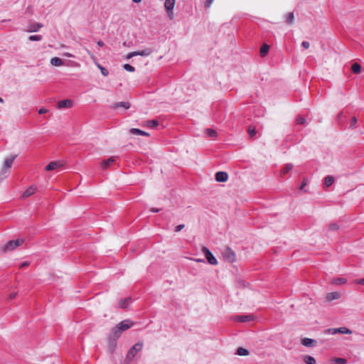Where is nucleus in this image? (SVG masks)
Here are the masks:
<instances>
[{
	"mask_svg": "<svg viewBox=\"0 0 364 364\" xmlns=\"http://www.w3.org/2000/svg\"><path fill=\"white\" fill-rule=\"evenodd\" d=\"M17 157V155L12 156L9 158L4 159V164L2 166L1 173H7L9 168L11 167L14 159Z\"/></svg>",
	"mask_w": 364,
	"mask_h": 364,
	"instance_id": "4",
	"label": "nucleus"
},
{
	"mask_svg": "<svg viewBox=\"0 0 364 364\" xmlns=\"http://www.w3.org/2000/svg\"><path fill=\"white\" fill-rule=\"evenodd\" d=\"M355 283L358 284L364 285V278L355 280Z\"/></svg>",
	"mask_w": 364,
	"mask_h": 364,
	"instance_id": "43",
	"label": "nucleus"
},
{
	"mask_svg": "<svg viewBox=\"0 0 364 364\" xmlns=\"http://www.w3.org/2000/svg\"><path fill=\"white\" fill-rule=\"evenodd\" d=\"M294 14L293 13H289L286 16V21L289 24H291L294 23Z\"/></svg>",
	"mask_w": 364,
	"mask_h": 364,
	"instance_id": "31",
	"label": "nucleus"
},
{
	"mask_svg": "<svg viewBox=\"0 0 364 364\" xmlns=\"http://www.w3.org/2000/svg\"><path fill=\"white\" fill-rule=\"evenodd\" d=\"M16 296H17V292H12L9 294V298L10 299H13L16 298Z\"/></svg>",
	"mask_w": 364,
	"mask_h": 364,
	"instance_id": "46",
	"label": "nucleus"
},
{
	"mask_svg": "<svg viewBox=\"0 0 364 364\" xmlns=\"http://www.w3.org/2000/svg\"><path fill=\"white\" fill-rule=\"evenodd\" d=\"M351 69L353 73L358 74L361 70V66L358 63H355L352 65Z\"/></svg>",
	"mask_w": 364,
	"mask_h": 364,
	"instance_id": "27",
	"label": "nucleus"
},
{
	"mask_svg": "<svg viewBox=\"0 0 364 364\" xmlns=\"http://www.w3.org/2000/svg\"><path fill=\"white\" fill-rule=\"evenodd\" d=\"M269 47L267 44H264L260 48V54L262 56H264L269 51Z\"/></svg>",
	"mask_w": 364,
	"mask_h": 364,
	"instance_id": "28",
	"label": "nucleus"
},
{
	"mask_svg": "<svg viewBox=\"0 0 364 364\" xmlns=\"http://www.w3.org/2000/svg\"><path fill=\"white\" fill-rule=\"evenodd\" d=\"M346 282H347V279L346 278H336V279H333L331 282V283L333 284H336V285L344 284Z\"/></svg>",
	"mask_w": 364,
	"mask_h": 364,
	"instance_id": "23",
	"label": "nucleus"
},
{
	"mask_svg": "<svg viewBox=\"0 0 364 364\" xmlns=\"http://www.w3.org/2000/svg\"><path fill=\"white\" fill-rule=\"evenodd\" d=\"M341 297V294L338 291L331 292L327 294L326 299L328 301H332L338 299Z\"/></svg>",
	"mask_w": 364,
	"mask_h": 364,
	"instance_id": "17",
	"label": "nucleus"
},
{
	"mask_svg": "<svg viewBox=\"0 0 364 364\" xmlns=\"http://www.w3.org/2000/svg\"><path fill=\"white\" fill-rule=\"evenodd\" d=\"M304 361L306 364H316V360L314 357L311 355H305L304 357Z\"/></svg>",
	"mask_w": 364,
	"mask_h": 364,
	"instance_id": "25",
	"label": "nucleus"
},
{
	"mask_svg": "<svg viewBox=\"0 0 364 364\" xmlns=\"http://www.w3.org/2000/svg\"><path fill=\"white\" fill-rule=\"evenodd\" d=\"M301 343L304 346L311 347L316 344V341L314 339L306 338L301 341Z\"/></svg>",
	"mask_w": 364,
	"mask_h": 364,
	"instance_id": "16",
	"label": "nucleus"
},
{
	"mask_svg": "<svg viewBox=\"0 0 364 364\" xmlns=\"http://www.w3.org/2000/svg\"><path fill=\"white\" fill-rule=\"evenodd\" d=\"M254 319V316L252 314L248 315H241V316H235L234 317V320L238 322H247L252 321Z\"/></svg>",
	"mask_w": 364,
	"mask_h": 364,
	"instance_id": "10",
	"label": "nucleus"
},
{
	"mask_svg": "<svg viewBox=\"0 0 364 364\" xmlns=\"http://www.w3.org/2000/svg\"><path fill=\"white\" fill-rule=\"evenodd\" d=\"M237 354L239 355H247L249 352L247 349L240 347L237 348Z\"/></svg>",
	"mask_w": 364,
	"mask_h": 364,
	"instance_id": "30",
	"label": "nucleus"
},
{
	"mask_svg": "<svg viewBox=\"0 0 364 364\" xmlns=\"http://www.w3.org/2000/svg\"><path fill=\"white\" fill-rule=\"evenodd\" d=\"M151 211L153 212V213H157V212L159 211V210L157 209V208H153L151 209Z\"/></svg>",
	"mask_w": 364,
	"mask_h": 364,
	"instance_id": "53",
	"label": "nucleus"
},
{
	"mask_svg": "<svg viewBox=\"0 0 364 364\" xmlns=\"http://www.w3.org/2000/svg\"><path fill=\"white\" fill-rule=\"evenodd\" d=\"M50 64L53 66H61V65H63V60L60 58L54 57V58H51Z\"/></svg>",
	"mask_w": 364,
	"mask_h": 364,
	"instance_id": "21",
	"label": "nucleus"
},
{
	"mask_svg": "<svg viewBox=\"0 0 364 364\" xmlns=\"http://www.w3.org/2000/svg\"><path fill=\"white\" fill-rule=\"evenodd\" d=\"M114 161V159L113 157H110L107 160L102 161L101 163V166L103 169L107 168Z\"/></svg>",
	"mask_w": 364,
	"mask_h": 364,
	"instance_id": "19",
	"label": "nucleus"
},
{
	"mask_svg": "<svg viewBox=\"0 0 364 364\" xmlns=\"http://www.w3.org/2000/svg\"><path fill=\"white\" fill-rule=\"evenodd\" d=\"M215 178L218 182H225L228 179V174L225 171H218L215 173Z\"/></svg>",
	"mask_w": 364,
	"mask_h": 364,
	"instance_id": "11",
	"label": "nucleus"
},
{
	"mask_svg": "<svg viewBox=\"0 0 364 364\" xmlns=\"http://www.w3.org/2000/svg\"><path fill=\"white\" fill-rule=\"evenodd\" d=\"M123 68L124 70H126L128 72H134L135 71L134 67H133L132 65H131L129 64H124L123 65Z\"/></svg>",
	"mask_w": 364,
	"mask_h": 364,
	"instance_id": "34",
	"label": "nucleus"
},
{
	"mask_svg": "<svg viewBox=\"0 0 364 364\" xmlns=\"http://www.w3.org/2000/svg\"><path fill=\"white\" fill-rule=\"evenodd\" d=\"M133 326V322L130 320H124L121 321L113 330L114 336L117 338L119 337L120 334L131 328Z\"/></svg>",
	"mask_w": 364,
	"mask_h": 364,
	"instance_id": "1",
	"label": "nucleus"
},
{
	"mask_svg": "<svg viewBox=\"0 0 364 364\" xmlns=\"http://www.w3.org/2000/svg\"><path fill=\"white\" fill-rule=\"evenodd\" d=\"M43 25L42 23H36V22L32 23L28 25L27 31L30 32V33L36 32L40 28H43Z\"/></svg>",
	"mask_w": 364,
	"mask_h": 364,
	"instance_id": "12",
	"label": "nucleus"
},
{
	"mask_svg": "<svg viewBox=\"0 0 364 364\" xmlns=\"http://www.w3.org/2000/svg\"><path fill=\"white\" fill-rule=\"evenodd\" d=\"M214 0H206L205 1V7H210L211 6V4H213Z\"/></svg>",
	"mask_w": 364,
	"mask_h": 364,
	"instance_id": "45",
	"label": "nucleus"
},
{
	"mask_svg": "<svg viewBox=\"0 0 364 364\" xmlns=\"http://www.w3.org/2000/svg\"><path fill=\"white\" fill-rule=\"evenodd\" d=\"M145 125H146L149 127L154 128L159 125V122L157 120L155 119L149 120L145 122Z\"/></svg>",
	"mask_w": 364,
	"mask_h": 364,
	"instance_id": "26",
	"label": "nucleus"
},
{
	"mask_svg": "<svg viewBox=\"0 0 364 364\" xmlns=\"http://www.w3.org/2000/svg\"><path fill=\"white\" fill-rule=\"evenodd\" d=\"M306 122V119L301 117H299L297 119H296V122L299 124H304Z\"/></svg>",
	"mask_w": 364,
	"mask_h": 364,
	"instance_id": "37",
	"label": "nucleus"
},
{
	"mask_svg": "<svg viewBox=\"0 0 364 364\" xmlns=\"http://www.w3.org/2000/svg\"><path fill=\"white\" fill-rule=\"evenodd\" d=\"M38 112L40 114H46L48 112V109L46 108H41L38 109Z\"/></svg>",
	"mask_w": 364,
	"mask_h": 364,
	"instance_id": "42",
	"label": "nucleus"
},
{
	"mask_svg": "<svg viewBox=\"0 0 364 364\" xmlns=\"http://www.w3.org/2000/svg\"><path fill=\"white\" fill-rule=\"evenodd\" d=\"M293 164H287L284 166V167L281 171V175H284L289 172L293 168Z\"/></svg>",
	"mask_w": 364,
	"mask_h": 364,
	"instance_id": "24",
	"label": "nucleus"
},
{
	"mask_svg": "<svg viewBox=\"0 0 364 364\" xmlns=\"http://www.w3.org/2000/svg\"><path fill=\"white\" fill-rule=\"evenodd\" d=\"M97 43V45H98L99 46H100V47H102V46H105V43H103V41H98Z\"/></svg>",
	"mask_w": 364,
	"mask_h": 364,
	"instance_id": "50",
	"label": "nucleus"
},
{
	"mask_svg": "<svg viewBox=\"0 0 364 364\" xmlns=\"http://www.w3.org/2000/svg\"><path fill=\"white\" fill-rule=\"evenodd\" d=\"M223 257L224 260L228 262H233L235 260L236 256L235 252L230 248H225L223 252Z\"/></svg>",
	"mask_w": 364,
	"mask_h": 364,
	"instance_id": "6",
	"label": "nucleus"
},
{
	"mask_svg": "<svg viewBox=\"0 0 364 364\" xmlns=\"http://www.w3.org/2000/svg\"><path fill=\"white\" fill-rule=\"evenodd\" d=\"M202 252L205 255L209 264L212 265H216L218 264L216 258L206 247H202Z\"/></svg>",
	"mask_w": 364,
	"mask_h": 364,
	"instance_id": "5",
	"label": "nucleus"
},
{
	"mask_svg": "<svg viewBox=\"0 0 364 364\" xmlns=\"http://www.w3.org/2000/svg\"><path fill=\"white\" fill-rule=\"evenodd\" d=\"M43 38L41 35H33L29 36V40L31 41H40Z\"/></svg>",
	"mask_w": 364,
	"mask_h": 364,
	"instance_id": "33",
	"label": "nucleus"
},
{
	"mask_svg": "<svg viewBox=\"0 0 364 364\" xmlns=\"http://www.w3.org/2000/svg\"><path fill=\"white\" fill-rule=\"evenodd\" d=\"M73 102L71 100H63L59 101L57 105L58 109L70 108L73 107Z\"/></svg>",
	"mask_w": 364,
	"mask_h": 364,
	"instance_id": "9",
	"label": "nucleus"
},
{
	"mask_svg": "<svg viewBox=\"0 0 364 364\" xmlns=\"http://www.w3.org/2000/svg\"><path fill=\"white\" fill-rule=\"evenodd\" d=\"M301 46L304 48L307 49L309 48V43L307 41H303Z\"/></svg>",
	"mask_w": 364,
	"mask_h": 364,
	"instance_id": "41",
	"label": "nucleus"
},
{
	"mask_svg": "<svg viewBox=\"0 0 364 364\" xmlns=\"http://www.w3.org/2000/svg\"><path fill=\"white\" fill-rule=\"evenodd\" d=\"M97 68L101 70V68H103L102 65H100V64H97Z\"/></svg>",
	"mask_w": 364,
	"mask_h": 364,
	"instance_id": "55",
	"label": "nucleus"
},
{
	"mask_svg": "<svg viewBox=\"0 0 364 364\" xmlns=\"http://www.w3.org/2000/svg\"><path fill=\"white\" fill-rule=\"evenodd\" d=\"M143 346L144 344L142 342H138L135 343L128 351L127 355V360L129 361L132 360L136 354L142 350Z\"/></svg>",
	"mask_w": 364,
	"mask_h": 364,
	"instance_id": "3",
	"label": "nucleus"
},
{
	"mask_svg": "<svg viewBox=\"0 0 364 364\" xmlns=\"http://www.w3.org/2000/svg\"><path fill=\"white\" fill-rule=\"evenodd\" d=\"M357 122V119L356 117H353L352 119H351V127H354V125L356 124Z\"/></svg>",
	"mask_w": 364,
	"mask_h": 364,
	"instance_id": "47",
	"label": "nucleus"
},
{
	"mask_svg": "<svg viewBox=\"0 0 364 364\" xmlns=\"http://www.w3.org/2000/svg\"><path fill=\"white\" fill-rule=\"evenodd\" d=\"M194 260L197 262H204V260L202 259H195Z\"/></svg>",
	"mask_w": 364,
	"mask_h": 364,
	"instance_id": "54",
	"label": "nucleus"
},
{
	"mask_svg": "<svg viewBox=\"0 0 364 364\" xmlns=\"http://www.w3.org/2000/svg\"><path fill=\"white\" fill-rule=\"evenodd\" d=\"M134 3H139L141 0H132Z\"/></svg>",
	"mask_w": 364,
	"mask_h": 364,
	"instance_id": "56",
	"label": "nucleus"
},
{
	"mask_svg": "<svg viewBox=\"0 0 364 364\" xmlns=\"http://www.w3.org/2000/svg\"><path fill=\"white\" fill-rule=\"evenodd\" d=\"M306 182L304 181L302 182V184H301V187H300V189H301V190H302V189L305 187V186H306Z\"/></svg>",
	"mask_w": 364,
	"mask_h": 364,
	"instance_id": "52",
	"label": "nucleus"
},
{
	"mask_svg": "<svg viewBox=\"0 0 364 364\" xmlns=\"http://www.w3.org/2000/svg\"><path fill=\"white\" fill-rule=\"evenodd\" d=\"M129 133L134 135H142L149 136V134L148 132H144L139 129L132 128L129 129Z\"/></svg>",
	"mask_w": 364,
	"mask_h": 364,
	"instance_id": "15",
	"label": "nucleus"
},
{
	"mask_svg": "<svg viewBox=\"0 0 364 364\" xmlns=\"http://www.w3.org/2000/svg\"><path fill=\"white\" fill-rule=\"evenodd\" d=\"M64 55L66 57H68V58H74L75 57L73 54H71L70 53H64Z\"/></svg>",
	"mask_w": 364,
	"mask_h": 364,
	"instance_id": "49",
	"label": "nucleus"
},
{
	"mask_svg": "<svg viewBox=\"0 0 364 364\" xmlns=\"http://www.w3.org/2000/svg\"><path fill=\"white\" fill-rule=\"evenodd\" d=\"M184 225L182 224V225H177L176 228H175V231L176 232H179L181 231L183 228H184Z\"/></svg>",
	"mask_w": 364,
	"mask_h": 364,
	"instance_id": "40",
	"label": "nucleus"
},
{
	"mask_svg": "<svg viewBox=\"0 0 364 364\" xmlns=\"http://www.w3.org/2000/svg\"><path fill=\"white\" fill-rule=\"evenodd\" d=\"M329 229L331 230H337L338 229V226L336 223H332L329 225Z\"/></svg>",
	"mask_w": 364,
	"mask_h": 364,
	"instance_id": "38",
	"label": "nucleus"
},
{
	"mask_svg": "<svg viewBox=\"0 0 364 364\" xmlns=\"http://www.w3.org/2000/svg\"><path fill=\"white\" fill-rule=\"evenodd\" d=\"M0 102H1V103L4 102V100L1 97H0Z\"/></svg>",
	"mask_w": 364,
	"mask_h": 364,
	"instance_id": "57",
	"label": "nucleus"
},
{
	"mask_svg": "<svg viewBox=\"0 0 364 364\" xmlns=\"http://www.w3.org/2000/svg\"><path fill=\"white\" fill-rule=\"evenodd\" d=\"M86 50H87V53L90 55V57L92 58H95L94 55L90 50H88L87 49Z\"/></svg>",
	"mask_w": 364,
	"mask_h": 364,
	"instance_id": "51",
	"label": "nucleus"
},
{
	"mask_svg": "<svg viewBox=\"0 0 364 364\" xmlns=\"http://www.w3.org/2000/svg\"><path fill=\"white\" fill-rule=\"evenodd\" d=\"M335 363L337 364H346V360L344 358H338L335 359Z\"/></svg>",
	"mask_w": 364,
	"mask_h": 364,
	"instance_id": "36",
	"label": "nucleus"
},
{
	"mask_svg": "<svg viewBox=\"0 0 364 364\" xmlns=\"http://www.w3.org/2000/svg\"><path fill=\"white\" fill-rule=\"evenodd\" d=\"M333 182H334V178L333 176H328L327 177H326V178H325V186H326L328 187V186H331Z\"/></svg>",
	"mask_w": 364,
	"mask_h": 364,
	"instance_id": "29",
	"label": "nucleus"
},
{
	"mask_svg": "<svg viewBox=\"0 0 364 364\" xmlns=\"http://www.w3.org/2000/svg\"><path fill=\"white\" fill-rule=\"evenodd\" d=\"M176 4V0H166L164 7L170 18H173V9Z\"/></svg>",
	"mask_w": 364,
	"mask_h": 364,
	"instance_id": "8",
	"label": "nucleus"
},
{
	"mask_svg": "<svg viewBox=\"0 0 364 364\" xmlns=\"http://www.w3.org/2000/svg\"><path fill=\"white\" fill-rule=\"evenodd\" d=\"M119 107H123L125 109H127L130 107V104L127 102H117L113 105L112 108L117 109Z\"/></svg>",
	"mask_w": 364,
	"mask_h": 364,
	"instance_id": "18",
	"label": "nucleus"
},
{
	"mask_svg": "<svg viewBox=\"0 0 364 364\" xmlns=\"http://www.w3.org/2000/svg\"><path fill=\"white\" fill-rule=\"evenodd\" d=\"M100 71L102 75L104 76H107L109 75V71L105 68H102Z\"/></svg>",
	"mask_w": 364,
	"mask_h": 364,
	"instance_id": "39",
	"label": "nucleus"
},
{
	"mask_svg": "<svg viewBox=\"0 0 364 364\" xmlns=\"http://www.w3.org/2000/svg\"><path fill=\"white\" fill-rule=\"evenodd\" d=\"M36 190L37 188L35 186H31L23 192L22 197L27 198L28 196H31L36 193Z\"/></svg>",
	"mask_w": 364,
	"mask_h": 364,
	"instance_id": "14",
	"label": "nucleus"
},
{
	"mask_svg": "<svg viewBox=\"0 0 364 364\" xmlns=\"http://www.w3.org/2000/svg\"><path fill=\"white\" fill-rule=\"evenodd\" d=\"M28 264H29L28 262H23V263L21 264L20 268L26 267L28 266Z\"/></svg>",
	"mask_w": 364,
	"mask_h": 364,
	"instance_id": "48",
	"label": "nucleus"
},
{
	"mask_svg": "<svg viewBox=\"0 0 364 364\" xmlns=\"http://www.w3.org/2000/svg\"><path fill=\"white\" fill-rule=\"evenodd\" d=\"M134 56H136V53H135V51L134 52H132V53H129L126 56V58L127 59H130L131 58L134 57Z\"/></svg>",
	"mask_w": 364,
	"mask_h": 364,
	"instance_id": "44",
	"label": "nucleus"
},
{
	"mask_svg": "<svg viewBox=\"0 0 364 364\" xmlns=\"http://www.w3.org/2000/svg\"><path fill=\"white\" fill-rule=\"evenodd\" d=\"M151 53H152V50L151 48H146V49L141 50V51H135L136 56V55L148 56V55H151Z\"/></svg>",
	"mask_w": 364,
	"mask_h": 364,
	"instance_id": "20",
	"label": "nucleus"
},
{
	"mask_svg": "<svg viewBox=\"0 0 364 364\" xmlns=\"http://www.w3.org/2000/svg\"><path fill=\"white\" fill-rule=\"evenodd\" d=\"M24 240L21 238L16 240H10L1 247V250L4 252H11L14 250L17 247L21 246Z\"/></svg>",
	"mask_w": 364,
	"mask_h": 364,
	"instance_id": "2",
	"label": "nucleus"
},
{
	"mask_svg": "<svg viewBox=\"0 0 364 364\" xmlns=\"http://www.w3.org/2000/svg\"><path fill=\"white\" fill-rule=\"evenodd\" d=\"M63 166V164L59 161H51L49 163L45 168V169L48 171H53L60 168Z\"/></svg>",
	"mask_w": 364,
	"mask_h": 364,
	"instance_id": "13",
	"label": "nucleus"
},
{
	"mask_svg": "<svg viewBox=\"0 0 364 364\" xmlns=\"http://www.w3.org/2000/svg\"><path fill=\"white\" fill-rule=\"evenodd\" d=\"M205 133L210 137H215L217 135V132L214 129H206Z\"/></svg>",
	"mask_w": 364,
	"mask_h": 364,
	"instance_id": "32",
	"label": "nucleus"
},
{
	"mask_svg": "<svg viewBox=\"0 0 364 364\" xmlns=\"http://www.w3.org/2000/svg\"><path fill=\"white\" fill-rule=\"evenodd\" d=\"M325 333L332 334V335H334L337 333H343V334H350L352 333V331L346 327H340V328H328L325 331Z\"/></svg>",
	"mask_w": 364,
	"mask_h": 364,
	"instance_id": "7",
	"label": "nucleus"
},
{
	"mask_svg": "<svg viewBox=\"0 0 364 364\" xmlns=\"http://www.w3.org/2000/svg\"><path fill=\"white\" fill-rule=\"evenodd\" d=\"M130 302H131L130 298L122 299L119 301V306L122 309H125L128 306V305L129 304Z\"/></svg>",
	"mask_w": 364,
	"mask_h": 364,
	"instance_id": "22",
	"label": "nucleus"
},
{
	"mask_svg": "<svg viewBox=\"0 0 364 364\" xmlns=\"http://www.w3.org/2000/svg\"><path fill=\"white\" fill-rule=\"evenodd\" d=\"M248 133L250 137H253L256 134L255 127H250L248 129Z\"/></svg>",
	"mask_w": 364,
	"mask_h": 364,
	"instance_id": "35",
	"label": "nucleus"
}]
</instances>
